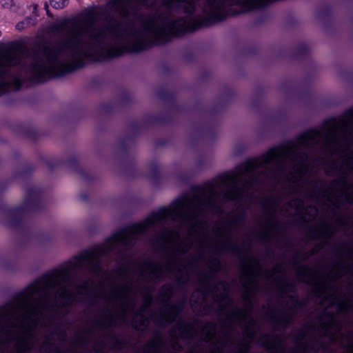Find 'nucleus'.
Wrapping results in <instances>:
<instances>
[{"label": "nucleus", "instance_id": "obj_1", "mask_svg": "<svg viewBox=\"0 0 353 353\" xmlns=\"http://www.w3.org/2000/svg\"><path fill=\"white\" fill-rule=\"evenodd\" d=\"M105 302L110 307V319H119L120 323L125 321L127 316L133 314L132 325L138 330H144L149 322L146 317V310L152 301L150 293L146 292L143 296L142 307L136 314L134 312L135 299L132 296V288L128 284L115 285L110 288V292L105 296ZM111 323H115L111 322Z\"/></svg>", "mask_w": 353, "mask_h": 353}, {"label": "nucleus", "instance_id": "obj_2", "mask_svg": "<svg viewBox=\"0 0 353 353\" xmlns=\"http://www.w3.org/2000/svg\"><path fill=\"white\" fill-rule=\"evenodd\" d=\"M181 310V304L165 303L159 312L150 315V319L157 324L163 325L173 321Z\"/></svg>", "mask_w": 353, "mask_h": 353}, {"label": "nucleus", "instance_id": "obj_3", "mask_svg": "<svg viewBox=\"0 0 353 353\" xmlns=\"http://www.w3.org/2000/svg\"><path fill=\"white\" fill-rule=\"evenodd\" d=\"M261 345L273 353H283L284 345L282 339L274 334L262 335L259 341Z\"/></svg>", "mask_w": 353, "mask_h": 353}, {"label": "nucleus", "instance_id": "obj_4", "mask_svg": "<svg viewBox=\"0 0 353 353\" xmlns=\"http://www.w3.org/2000/svg\"><path fill=\"white\" fill-rule=\"evenodd\" d=\"M219 239L214 245L213 249L216 252H221L229 250L232 245V241L230 233L225 229L216 231Z\"/></svg>", "mask_w": 353, "mask_h": 353}, {"label": "nucleus", "instance_id": "obj_5", "mask_svg": "<svg viewBox=\"0 0 353 353\" xmlns=\"http://www.w3.org/2000/svg\"><path fill=\"white\" fill-rule=\"evenodd\" d=\"M172 336L175 339L178 338L192 337V327L183 321L179 322L177 326L172 332Z\"/></svg>", "mask_w": 353, "mask_h": 353}, {"label": "nucleus", "instance_id": "obj_6", "mask_svg": "<svg viewBox=\"0 0 353 353\" xmlns=\"http://www.w3.org/2000/svg\"><path fill=\"white\" fill-rule=\"evenodd\" d=\"M294 314V310L288 309L283 312L277 313L273 318L274 323L278 326L285 327L291 321Z\"/></svg>", "mask_w": 353, "mask_h": 353}, {"label": "nucleus", "instance_id": "obj_7", "mask_svg": "<svg viewBox=\"0 0 353 353\" xmlns=\"http://www.w3.org/2000/svg\"><path fill=\"white\" fill-rule=\"evenodd\" d=\"M266 280L268 283H274V285L276 287L280 288L282 292L285 291L284 289V285L285 281L283 279V276L280 272H278L277 270H274L272 272H269L266 274Z\"/></svg>", "mask_w": 353, "mask_h": 353}, {"label": "nucleus", "instance_id": "obj_8", "mask_svg": "<svg viewBox=\"0 0 353 353\" xmlns=\"http://www.w3.org/2000/svg\"><path fill=\"white\" fill-rule=\"evenodd\" d=\"M163 340L161 336H156L144 347L145 353H161Z\"/></svg>", "mask_w": 353, "mask_h": 353}, {"label": "nucleus", "instance_id": "obj_9", "mask_svg": "<svg viewBox=\"0 0 353 353\" xmlns=\"http://www.w3.org/2000/svg\"><path fill=\"white\" fill-rule=\"evenodd\" d=\"M109 6L110 8L115 10V12L122 18L126 17L128 14V10L126 6L120 2L117 1H111L109 3Z\"/></svg>", "mask_w": 353, "mask_h": 353}, {"label": "nucleus", "instance_id": "obj_10", "mask_svg": "<svg viewBox=\"0 0 353 353\" xmlns=\"http://www.w3.org/2000/svg\"><path fill=\"white\" fill-rule=\"evenodd\" d=\"M305 333H301V341L296 347L294 353H311V350H310L308 347L305 344Z\"/></svg>", "mask_w": 353, "mask_h": 353}, {"label": "nucleus", "instance_id": "obj_11", "mask_svg": "<svg viewBox=\"0 0 353 353\" xmlns=\"http://www.w3.org/2000/svg\"><path fill=\"white\" fill-rule=\"evenodd\" d=\"M171 291L172 290L170 286L163 287L161 289L160 296H161V301L163 302H166L168 300L171 294Z\"/></svg>", "mask_w": 353, "mask_h": 353}, {"label": "nucleus", "instance_id": "obj_12", "mask_svg": "<svg viewBox=\"0 0 353 353\" xmlns=\"http://www.w3.org/2000/svg\"><path fill=\"white\" fill-rule=\"evenodd\" d=\"M51 6L56 9L63 8L68 3V0H50Z\"/></svg>", "mask_w": 353, "mask_h": 353}, {"label": "nucleus", "instance_id": "obj_13", "mask_svg": "<svg viewBox=\"0 0 353 353\" xmlns=\"http://www.w3.org/2000/svg\"><path fill=\"white\" fill-rule=\"evenodd\" d=\"M208 265L213 271H217L219 268V261L216 258H212L208 261Z\"/></svg>", "mask_w": 353, "mask_h": 353}, {"label": "nucleus", "instance_id": "obj_14", "mask_svg": "<svg viewBox=\"0 0 353 353\" xmlns=\"http://www.w3.org/2000/svg\"><path fill=\"white\" fill-rule=\"evenodd\" d=\"M2 6L5 8L14 10L17 7V3L14 0H3Z\"/></svg>", "mask_w": 353, "mask_h": 353}, {"label": "nucleus", "instance_id": "obj_15", "mask_svg": "<svg viewBox=\"0 0 353 353\" xmlns=\"http://www.w3.org/2000/svg\"><path fill=\"white\" fill-rule=\"evenodd\" d=\"M332 233V228H331L330 225H329L327 223H325L323 225V229L321 235L324 237H328V236H331Z\"/></svg>", "mask_w": 353, "mask_h": 353}, {"label": "nucleus", "instance_id": "obj_16", "mask_svg": "<svg viewBox=\"0 0 353 353\" xmlns=\"http://www.w3.org/2000/svg\"><path fill=\"white\" fill-rule=\"evenodd\" d=\"M145 6H152L155 0H135Z\"/></svg>", "mask_w": 353, "mask_h": 353}, {"label": "nucleus", "instance_id": "obj_17", "mask_svg": "<svg viewBox=\"0 0 353 353\" xmlns=\"http://www.w3.org/2000/svg\"><path fill=\"white\" fill-rule=\"evenodd\" d=\"M30 21L28 19H26V21H21V22H19L17 25H16V28L21 30H23L25 27V24L26 23H28Z\"/></svg>", "mask_w": 353, "mask_h": 353}, {"label": "nucleus", "instance_id": "obj_18", "mask_svg": "<svg viewBox=\"0 0 353 353\" xmlns=\"http://www.w3.org/2000/svg\"><path fill=\"white\" fill-rule=\"evenodd\" d=\"M172 345H173V349H174V350H179V347H179H179H176V345H177V343H176V342H174V343H173V344H172Z\"/></svg>", "mask_w": 353, "mask_h": 353}, {"label": "nucleus", "instance_id": "obj_19", "mask_svg": "<svg viewBox=\"0 0 353 353\" xmlns=\"http://www.w3.org/2000/svg\"><path fill=\"white\" fill-rule=\"evenodd\" d=\"M292 303L293 305L297 303L295 299H292Z\"/></svg>", "mask_w": 353, "mask_h": 353}]
</instances>
